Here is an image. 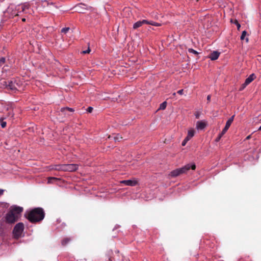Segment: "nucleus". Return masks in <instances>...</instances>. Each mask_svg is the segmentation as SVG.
<instances>
[{"label": "nucleus", "instance_id": "58836bf2", "mask_svg": "<svg viewBox=\"0 0 261 261\" xmlns=\"http://www.w3.org/2000/svg\"><path fill=\"white\" fill-rule=\"evenodd\" d=\"M4 193V190L0 189V196L3 195Z\"/></svg>", "mask_w": 261, "mask_h": 261}, {"label": "nucleus", "instance_id": "1a4fd4ad", "mask_svg": "<svg viewBox=\"0 0 261 261\" xmlns=\"http://www.w3.org/2000/svg\"><path fill=\"white\" fill-rule=\"evenodd\" d=\"M61 112L64 113L65 115H70V113H73L74 110L72 108L68 107L62 108L60 110Z\"/></svg>", "mask_w": 261, "mask_h": 261}, {"label": "nucleus", "instance_id": "473e14b6", "mask_svg": "<svg viewBox=\"0 0 261 261\" xmlns=\"http://www.w3.org/2000/svg\"><path fill=\"white\" fill-rule=\"evenodd\" d=\"M183 92H184V90L181 89V90H178L177 93L180 95H182V94H183Z\"/></svg>", "mask_w": 261, "mask_h": 261}, {"label": "nucleus", "instance_id": "ea45409f", "mask_svg": "<svg viewBox=\"0 0 261 261\" xmlns=\"http://www.w3.org/2000/svg\"><path fill=\"white\" fill-rule=\"evenodd\" d=\"M176 96V93H173L172 95L171 98H174Z\"/></svg>", "mask_w": 261, "mask_h": 261}, {"label": "nucleus", "instance_id": "e433bc0d", "mask_svg": "<svg viewBox=\"0 0 261 261\" xmlns=\"http://www.w3.org/2000/svg\"><path fill=\"white\" fill-rule=\"evenodd\" d=\"M224 134H223V130L222 131L221 133L219 135V138H221L222 136L224 135Z\"/></svg>", "mask_w": 261, "mask_h": 261}, {"label": "nucleus", "instance_id": "4c0bfd02", "mask_svg": "<svg viewBox=\"0 0 261 261\" xmlns=\"http://www.w3.org/2000/svg\"><path fill=\"white\" fill-rule=\"evenodd\" d=\"M224 134H223V130L222 131L221 133L219 135V138H221L222 136L224 135Z\"/></svg>", "mask_w": 261, "mask_h": 261}, {"label": "nucleus", "instance_id": "2eb2a0df", "mask_svg": "<svg viewBox=\"0 0 261 261\" xmlns=\"http://www.w3.org/2000/svg\"><path fill=\"white\" fill-rule=\"evenodd\" d=\"M85 5L83 4H80L76 6V10L79 11L80 13H85L84 10H86L87 9L85 8Z\"/></svg>", "mask_w": 261, "mask_h": 261}, {"label": "nucleus", "instance_id": "79ce46f5", "mask_svg": "<svg viewBox=\"0 0 261 261\" xmlns=\"http://www.w3.org/2000/svg\"><path fill=\"white\" fill-rule=\"evenodd\" d=\"M220 138H219V137H218L217 139H216V141H218L219 140H220Z\"/></svg>", "mask_w": 261, "mask_h": 261}, {"label": "nucleus", "instance_id": "393cba45", "mask_svg": "<svg viewBox=\"0 0 261 261\" xmlns=\"http://www.w3.org/2000/svg\"><path fill=\"white\" fill-rule=\"evenodd\" d=\"M246 34H247V32L246 31H243L242 35L241 36V38H240L241 40H244Z\"/></svg>", "mask_w": 261, "mask_h": 261}, {"label": "nucleus", "instance_id": "a18cd8bd", "mask_svg": "<svg viewBox=\"0 0 261 261\" xmlns=\"http://www.w3.org/2000/svg\"><path fill=\"white\" fill-rule=\"evenodd\" d=\"M2 28V27L1 25H0V31L1 30Z\"/></svg>", "mask_w": 261, "mask_h": 261}, {"label": "nucleus", "instance_id": "f3484780", "mask_svg": "<svg viewBox=\"0 0 261 261\" xmlns=\"http://www.w3.org/2000/svg\"><path fill=\"white\" fill-rule=\"evenodd\" d=\"M166 107H167V102L166 101H164V102H162L160 105V108L158 109V110H165L166 109Z\"/></svg>", "mask_w": 261, "mask_h": 261}, {"label": "nucleus", "instance_id": "f8f14e48", "mask_svg": "<svg viewBox=\"0 0 261 261\" xmlns=\"http://www.w3.org/2000/svg\"><path fill=\"white\" fill-rule=\"evenodd\" d=\"M206 126V123L202 121H197L196 123V128L198 129H203Z\"/></svg>", "mask_w": 261, "mask_h": 261}, {"label": "nucleus", "instance_id": "c85d7f7f", "mask_svg": "<svg viewBox=\"0 0 261 261\" xmlns=\"http://www.w3.org/2000/svg\"><path fill=\"white\" fill-rule=\"evenodd\" d=\"M122 138L121 137H120L118 135H117L116 137H115L114 139L116 141H119L120 139H121Z\"/></svg>", "mask_w": 261, "mask_h": 261}, {"label": "nucleus", "instance_id": "423d86ee", "mask_svg": "<svg viewBox=\"0 0 261 261\" xmlns=\"http://www.w3.org/2000/svg\"><path fill=\"white\" fill-rule=\"evenodd\" d=\"M234 117V115H233L227 121L225 126L224 128L223 129V134H225L226 132L227 131V130L228 129L232 122L233 121Z\"/></svg>", "mask_w": 261, "mask_h": 261}, {"label": "nucleus", "instance_id": "6e6552de", "mask_svg": "<svg viewBox=\"0 0 261 261\" xmlns=\"http://www.w3.org/2000/svg\"><path fill=\"white\" fill-rule=\"evenodd\" d=\"M147 23H148V21L145 19L138 21L134 24L133 29H137L144 24H147Z\"/></svg>", "mask_w": 261, "mask_h": 261}, {"label": "nucleus", "instance_id": "5701e85b", "mask_svg": "<svg viewBox=\"0 0 261 261\" xmlns=\"http://www.w3.org/2000/svg\"><path fill=\"white\" fill-rule=\"evenodd\" d=\"M231 22H233L234 23V24H236V25L237 26V28H238V30H239L240 27H241V25L239 23V22L237 20L235 19L234 20V21H232V20H231Z\"/></svg>", "mask_w": 261, "mask_h": 261}, {"label": "nucleus", "instance_id": "2f4dec72", "mask_svg": "<svg viewBox=\"0 0 261 261\" xmlns=\"http://www.w3.org/2000/svg\"><path fill=\"white\" fill-rule=\"evenodd\" d=\"M93 108H92V107H88V108H87V112H89V113H91V112H92V111H93Z\"/></svg>", "mask_w": 261, "mask_h": 261}, {"label": "nucleus", "instance_id": "bb28decb", "mask_svg": "<svg viewBox=\"0 0 261 261\" xmlns=\"http://www.w3.org/2000/svg\"><path fill=\"white\" fill-rule=\"evenodd\" d=\"M190 140H189L188 138H187L186 137L185 138V139L184 140V141L182 142V146H185L186 143H187V142L188 141H189Z\"/></svg>", "mask_w": 261, "mask_h": 261}, {"label": "nucleus", "instance_id": "49530a36", "mask_svg": "<svg viewBox=\"0 0 261 261\" xmlns=\"http://www.w3.org/2000/svg\"><path fill=\"white\" fill-rule=\"evenodd\" d=\"M246 41H247V42H248V39L247 38L246 39Z\"/></svg>", "mask_w": 261, "mask_h": 261}, {"label": "nucleus", "instance_id": "c9c22d12", "mask_svg": "<svg viewBox=\"0 0 261 261\" xmlns=\"http://www.w3.org/2000/svg\"><path fill=\"white\" fill-rule=\"evenodd\" d=\"M224 134H223V130L222 131L221 133L219 135V138H221L222 136L224 135Z\"/></svg>", "mask_w": 261, "mask_h": 261}, {"label": "nucleus", "instance_id": "c03bdc74", "mask_svg": "<svg viewBox=\"0 0 261 261\" xmlns=\"http://www.w3.org/2000/svg\"><path fill=\"white\" fill-rule=\"evenodd\" d=\"M258 130H261V126L259 127V128H258Z\"/></svg>", "mask_w": 261, "mask_h": 261}, {"label": "nucleus", "instance_id": "4be33fe9", "mask_svg": "<svg viewBox=\"0 0 261 261\" xmlns=\"http://www.w3.org/2000/svg\"><path fill=\"white\" fill-rule=\"evenodd\" d=\"M70 241V239H69V238H65L64 239L62 242V244L63 245H66L69 241Z\"/></svg>", "mask_w": 261, "mask_h": 261}, {"label": "nucleus", "instance_id": "7c9ffc66", "mask_svg": "<svg viewBox=\"0 0 261 261\" xmlns=\"http://www.w3.org/2000/svg\"><path fill=\"white\" fill-rule=\"evenodd\" d=\"M6 122L2 121L1 123L2 128H5L6 126Z\"/></svg>", "mask_w": 261, "mask_h": 261}, {"label": "nucleus", "instance_id": "4468645a", "mask_svg": "<svg viewBox=\"0 0 261 261\" xmlns=\"http://www.w3.org/2000/svg\"><path fill=\"white\" fill-rule=\"evenodd\" d=\"M29 5L27 4H24L18 6L17 10H21V11L27 13L26 10L29 9Z\"/></svg>", "mask_w": 261, "mask_h": 261}, {"label": "nucleus", "instance_id": "f704fd0d", "mask_svg": "<svg viewBox=\"0 0 261 261\" xmlns=\"http://www.w3.org/2000/svg\"><path fill=\"white\" fill-rule=\"evenodd\" d=\"M195 115L196 119L199 118L200 114L199 113H196Z\"/></svg>", "mask_w": 261, "mask_h": 261}, {"label": "nucleus", "instance_id": "f257e3e1", "mask_svg": "<svg viewBox=\"0 0 261 261\" xmlns=\"http://www.w3.org/2000/svg\"><path fill=\"white\" fill-rule=\"evenodd\" d=\"M24 216L30 222L35 223L42 221L45 213L42 208L36 207L26 212Z\"/></svg>", "mask_w": 261, "mask_h": 261}, {"label": "nucleus", "instance_id": "b1692460", "mask_svg": "<svg viewBox=\"0 0 261 261\" xmlns=\"http://www.w3.org/2000/svg\"><path fill=\"white\" fill-rule=\"evenodd\" d=\"M188 51L190 53H193L196 55H197L198 54V53L196 50H195L192 48H189Z\"/></svg>", "mask_w": 261, "mask_h": 261}, {"label": "nucleus", "instance_id": "412c9836", "mask_svg": "<svg viewBox=\"0 0 261 261\" xmlns=\"http://www.w3.org/2000/svg\"><path fill=\"white\" fill-rule=\"evenodd\" d=\"M147 24H150V25H154V26H160V24H159V23L155 22L152 21H148V23H147Z\"/></svg>", "mask_w": 261, "mask_h": 261}, {"label": "nucleus", "instance_id": "dca6fc26", "mask_svg": "<svg viewBox=\"0 0 261 261\" xmlns=\"http://www.w3.org/2000/svg\"><path fill=\"white\" fill-rule=\"evenodd\" d=\"M195 133V131L193 128L190 129L188 132V135L186 138L190 140L194 136Z\"/></svg>", "mask_w": 261, "mask_h": 261}, {"label": "nucleus", "instance_id": "a878e982", "mask_svg": "<svg viewBox=\"0 0 261 261\" xmlns=\"http://www.w3.org/2000/svg\"><path fill=\"white\" fill-rule=\"evenodd\" d=\"M70 30V28H64L61 30V32L64 33H66L69 30Z\"/></svg>", "mask_w": 261, "mask_h": 261}, {"label": "nucleus", "instance_id": "9d476101", "mask_svg": "<svg viewBox=\"0 0 261 261\" xmlns=\"http://www.w3.org/2000/svg\"><path fill=\"white\" fill-rule=\"evenodd\" d=\"M220 53L217 51H214L208 56L212 60H216L219 57Z\"/></svg>", "mask_w": 261, "mask_h": 261}, {"label": "nucleus", "instance_id": "20e7f679", "mask_svg": "<svg viewBox=\"0 0 261 261\" xmlns=\"http://www.w3.org/2000/svg\"><path fill=\"white\" fill-rule=\"evenodd\" d=\"M79 167V165L76 164L58 165L55 168L57 170L64 171L73 172L76 171Z\"/></svg>", "mask_w": 261, "mask_h": 261}, {"label": "nucleus", "instance_id": "7ed1b4c3", "mask_svg": "<svg viewBox=\"0 0 261 261\" xmlns=\"http://www.w3.org/2000/svg\"><path fill=\"white\" fill-rule=\"evenodd\" d=\"M190 169L193 170H194L196 169V165L195 164H187L185 166L182 167L180 168H178L175 170H173L169 174V176L172 177H176L181 174L186 173L188 171H189Z\"/></svg>", "mask_w": 261, "mask_h": 261}, {"label": "nucleus", "instance_id": "ddd939ff", "mask_svg": "<svg viewBox=\"0 0 261 261\" xmlns=\"http://www.w3.org/2000/svg\"><path fill=\"white\" fill-rule=\"evenodd\" d=\"M255 77L256 76L254 73L250 75L245 80V85H249L255 79Z\"/></svg>", "mask_w": 261, "mask_h": 261}, {"label": "nucleus", "instance_id": "72a5a7b5", "mask_svg": "<svg viewBox=\"0 0 261 261\" xmlns=\"http://www.w3.org/2000/svg\"><path fill=\"white\" fill-rule=\"evenodd\" d=\"M211 95H207V102H210L211 101Z\"/></svg>", "mask_w": 261, "mask_h": 261}, {"label": "nucleus", "instance_id": "cd10ccee", "mask_svg": "<svg viewBox=\"0 0 261 261\" xmlns=\"http://www.w3.org/2000/svg\"><path fill=\"white\" fill-rule=\"evenodd\" d=\"M247 86V85H245V83H243V84L241 85V86L240 87L239 90H240V91H242V90H243V89H244V88H245Z\"/></svg>", "mask_w": 261, "mask_h": 261}, {"label": "nucleus", "instance_id": "a211bd4d", "mask_svg": "<svg viewBox=\"0 0 261 261\" xmlns=\"http://www.w3.org/2000/svg\"><path fill=\"white\" fill-rule=\"evenodd\" d=\"M59 179L56 177H49L48 178V183L51 184L54 182L55 181L58 180Z\"/></svg>", "mask_w": 261, "mask_h": 261}, {"label": "nucleus", "instance_id": "0eeeda50", "mask_svg": "<svg viewBox=\"0 0 261 261\" xmlns=\"http://www.w3.org/2000/svg\"><path fill=\"white\" fill-rule=\"evenodd\" d=\"M120 183L126 186H135L138 184V181L136 180H124L121 181Z\"/></svg>", "mask_w": 261, "mask_h": 261}, {"label": "nucleus", "instance_id": "37998d69", "mask_svg": "<svg viewBox=\"0 0 261 261\" xmlns=\"http://www.w3.org/2000/svg\"><path fill=\"white\" fill-rule=\"evenodd\" d=\"M22 21H25V18H22Z\"/></svg>", "mask_w": 261, "mask_h": 261}, {"label": "nucleus", "instance_id": "6ab92c4d", "mask_svg": "<svg viewBox=\"0 0 261 261\" xmlns=\"http://www.w3.org/2000/svg\"><path fill=\"white\" fill-rule=\"evenodd\" d=\"M10 68V66L8 65H4L2 68V72H7L8 71H9Z\"/></svg>", "mask_w": 261, "mask_h": 261}, {"label": "nucleus", "instance_id": "aec40b11", "mask_svg": "<svg viewBox=\"0 0 261 261\" xmlns=\"http://www.w3.org/2000/svg\"><path fill=\"white\" fill-rule=\"evenodd\" d=\"M6 63V59L4 57L0 58V67L3 66Z\"/></svg>", "mask_w": 261, "mask_h": 261}, {"label": "nucleus", "instance_id": "39448f33", "mask_svg": "<svg viewBox=\"0 0 261 261\" xmlns=\"http://www.w3.org/2000/svg\"><path fill=\"white\" fill-rule=\"evenodd\" d=\"M24 229V225L22 223H18L17 224L13 230L14 237L18 239L21 237V233Z\"/></svg>", "mask_w": 261, "mask_h": 261}, {"label": "nucleus", "instance_id": "f03ea898", "mask_svg": "<svg viewBox=\"0 0 261 261\" xmlns=\"http://www.w3.org/2000/svg\"><path fill=\"white\" fill-rule=\"evenodd\" d=\"M23 208L21 207H15L13 208L6 216V221L8 223H14L17 221L19 215L22 212Z\"/></svg>", "mask_w": 261, "mask_h": 261}, {"label": "nucleus", "instance_id": "9b49d317", "mask_svg": "<svg viewBox=\"0 0 261 261\" xmlns=\"http://www.w3.org/2000/svg\"><path fill=\"white\" fill-rule=\"evenodd\" d=\"M7 87L8 89H10L12 91H15L17 90L15 83L12 81H9Z\"/></svg>", "mask_w": 261, "mask_h": 261}, {"label": "nucleus", "instance_id": "a19ab883", "mask_svg": "<svg viewBox=\"0 0 261 261\" xmlns=\"http://www.w3.org/2000/svg\"><path fill=\"white\" fill-rule=\"evenodd\" d=\"M250 138H251V135H249V136H248L246 137V140H248V139H250Z\"/></svg>", "mask_w": 261, "mask_h": 261}, {"label": "nucleus", "instance_id": "c756f323", "mask_svg": "<svg viewBox=\"0 0 261 261\" xmlns=\"http://www.w3.org/2000/svg\"><path fill=\"white\" fill-rule=\"evenodd\" d=\"M90 52V49L89 48H88V49L86 50H84L82 52V54H88Z\"/></svg>", "mask_w": 261, "mask_h": 261}]
</instances>
